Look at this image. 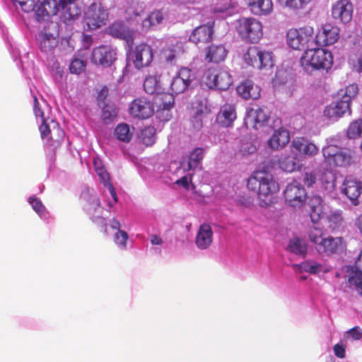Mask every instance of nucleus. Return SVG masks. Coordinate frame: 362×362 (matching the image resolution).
Instances as JSON below:
<instances>
[{
    "label": "nucleus",
    "mask_w": 362,
    "mask_h": 362,
    "mask_svg": "<svg viewBox=\"0 0 362 362\" xmlns=\"http://www.w3.org/2000/svg\"><path fill=\"white\" fill-rule=\"evenodd\" d=\"M247 187L255 192L262 207H268L276 202L279 185L273 175L266 170L255 171L247 179Z\"/></svg>",
    "instance_id": "nucleus-1"
},
{
    "label": "nucleus",
    "mask_w": 362,
    "mask_h": 362,
    "mask_svg": "<svg viewBox=\"0 0 362 362\" xmlns=\"http://www.w3.org/2000/svg\"><path fill=\"white\" fill-rule=\"evenodd\" d=\"M300 64L307 72L320 69L328 71L332 66L333 56L331 52L326 49L311 48L304 52Z\"/></svg>",
    "instance_id": "nucleus-2"
},
{
    "label": "nucleus",
    "mask_w": 362,
    "mask_h": 362,
    "mask_svg": "<svg viewBox=\"0 0 362 362\" xmlns=\"http://www.w3.org/2000/svg\"><path fill=\"white\" fill-rule=\"evenodd\" d=\"M308 237L319 254L329 256L336 254L341 250L342 238L325 237L322 229L315 226L310 229Z\"/></svg>",
    "instance_id": "nucleus-3"
},
{
    "label": "nucleus",
    "mask_w": 362,
    "mask_h": 362,
    "mask_svg": "<svg viewBox=\"0 0 362 362\" xmlns=\"http://www.w3.org/2000/svg\"><path fill=\"white\" fill-rule=\"evenodd\" d=\"M314 28L305 25L298 28H290L286 33V44L295 50H306L315 45Z\"/></svg>",
    "instance_id": "nucleus-4"
},
{
    "label": "nucleus",
    "mask_w": 362,
    "mask_h": 362,
    "mask_svg": "<svg viewBox=\"0 0 362 362\" xmlns=\"http://www.w3.org/2000/svg\"><path fill=\"white\" fill-rule=\"evenodd\" d=\"M322 151L324 162L329 167L348 168L354 162L351 151L346 148L330 144Z\"/></svg>",
    "instance_id": "nucleus-5"
},
{
    "label": "nucleus",
    "mask_w": 362,
    "mask_h": 362,
    "mask_svg": "<svg viewBox=\"0 0 362 362\" xmlns=\"http://www.w3.org/2000/svg\"><path fill=\"white\" fill-rule=\"evenodd\" d=\"M244 62L254 69L268 70L274 66V55L272 51L258 46H250L243 55Z\"/></svg>",
    "instance_id": "nucleus-6"
},
{
    "label": "nucleus",
    "mask_w": 362,
    "mask_h": 362,
    "mask_svg": "<svg viewBox=\"0 0 362 362\" xmlns=\"http://www.w3.org/2000/svg\"><path fill=\"white\" fill-rule=\"evenodd\" d=\"M236 30L243 40L250 43H257L263 36L262 24L254 18H240Z\"/></svg>",
    "instance_id": "nucleus-7"
},
{
    "label": "nucleus",
    "mask_w": 362,
    "mask_h": 362,
    "mask_svg": "<svg viewBox=\"0 0 362 362\" xmlns=\"http://www.w3.org/2000/svg\"><path fill=\"white\" fill-rule=\"evenodd\" d=\"M206 83L210 88H216L226 90L233 83L232 76L230 73L223 68L213 66L207 69L205 73Z\"/></svg>",
    "instance_id": "nucleus-8"
},
{
    "label": "nucleus",
    "mask_w": 362,
    "mask_h": 362,
    "mask_svg": "<svg viewBox=\"0 0 362 362\" xmlns=\"http://www.w3.org/2000/svg\"><path fill=\"white\" fill-rule=\"evenodd\" d=\"M86 16L88 28L96 30L106 24L109 13L100 3L95 2L88 6Z\"/></svg>",
    "instance_id": "nucleus-9"
},
{
    "label": "nucleus",
    "mask_w": 362,
    "mask_h": 362,
    "mask_svg": "<svg viewBox=\"0 0 362 362\" xmlns=\"http://www.w3.org/2000/svg\"><path fill=\"white\" fill-rule=\"evenodd\" d=\"M129 58L135 69L141 70L151 64L153 59L152 48L146 43H140L131 51Z\"/></svg>",
    "instance_id": "nucleus-10"
},
{
    "label": "nucleus",
    "mask_w": 362,
    "mask_h": 362,
    "mask_svg": "<svg viewBox=\"0 0 362 362\" xmlns=\"http://www.w3.org/2000/svg\"><path fill=\"white\" fill-rule=\"evenodd\" d=\"M284 197L289 206L300 207L306 200L307 193L304 187L298 181L294 180L286 187Z\"/></svg>",
    "instance_id": "nucleus-11"
},
{
    "label": "nucleus",
    "mask_w": 362,
    "mask_h": 362,
    "mask_svg": "<svg viewBox=\"0 0 362 362\" xmlns=\"http://www.w3.org/2000/svg\"><path fill=\"white\" fill-rule=\"evenodd\" d=\"M354 5L350 0H337L331 8L332 18L339 23L346 24L351 21Z\"/></svg>",
    "instance_id": "nucleus-12"
},
{
    "label": "nucleus",
    "mask_w": 362,
    "mask_h": 362,
    "mask_svg": "<svg viewBox=\"0 0 362 362\" xmlns=\"http://www.w3.org/2000/svg\"><path fill=\"white\" fill-rule=\"evenodd\" d=\"M340 29L332 23L322 25L320 30L315 34L316 46H329L339 39Z\"/></svg>",
    "instance_id": "nucleus-13"
},
{
    "label": "nucleus",
    "mask_w": 362,
    "mask_h": 362,
    "mask_svg": "<svg viewBox=\"0 0 362 362\" xmlns=\"http://www.w3.org/2000/svg\"><path fill=\"white\" fill-rule=\"evenodd\" d=\"M116 49L110 45H101L92 52L91 60L95 64L110 66L116 60Z\"/></svg>",
    "instance_id": "nucleus-14"
},
{
    "label": "nucleus",
    "mask_w": 362,
    "mask_h": 362,
    "mask_svg": "<svg viewBox=\"0 0 362 362\" xmlns=\"http://www.w3.org/2000/svg\"><path fill=\"white\" fill-rule=\"evenodd\" d=\"M105 33L114 38L125 40L130 46L134 43L133 31L122 21L110 23L105 28Z\"/></svg>",
    "instance_id": "nucleus-15"
},
{
    "label": "nucleus",
    "mask_w": 362,
    "mask_h": 362,
    "mask_svg": "<svg viewBox=\"0 0 362 362\" xmlns=\"http://www.w3.org/2000/svg\"><path fill=\"white\" fill-rule=\"evenodd\" d=\"M129 113L134 117L147 119L153 115L154 107L149 100L143 98H136L130 104Z\"/></svg>",
    "instance_id": "nucleus-16"
},
{
    "label": "nucleus",
    "mask_w": 362,
    "mask_h": 362,
    "mask_svg": "<svg viewBox=\"0 0 362 362\" xmlns=\"http://www.w3.org/2000/svg\"><path fill=\"white\" fill-rule=\"evenodd\" d=\"M191 70L187 68H182L177 74L173 77L170 83V90L173 94H179L184 92L192 81Z\"/></svg>",
    "instance_id": "nucleus-17"
},
{
    "label": "nucleus",
    "mask_w": 362,
    "mask_h": 362,
    "mask_svg": "<svg viewBox=\"0 0 362 362\" xmlns=\"http://www.w3.org/2000/svg\"><path fill=\"white\" fill-rule=\"evenodd\" d=\"M59 6L62 8V20L70 25L81 16V9L75 3V0H59Z\"/></svg>",
    "instance_id": "nucleus-18"
},
{
    "label": "nucleus",
    "mask_w": 362,
    "mask_h": 362,
    "mask_svg": "<svg viewBox=\"0 0 362 362\" xmlns=\"http://www.w3.org/2000/svg\"><path fill=\"white\" fill-rule=\"evenodd\" d=\"M342 192L353 204L357 205L358 199L362 194V182L351 177H346L342 185Z\"/></svg>",
    "instance_id": "nucleus-19"
},
{
    "label": "nucleus",
    "mask_w": 362,
    "mask_h": 362,
    "mask_svg": "<svg viewBox=\"0 0 362 362\" xmlns=\"http://www.w3.org/2000/svg\"><path fill=\"white\" fill-rule=\"evenodd\" d=\"M59 3L56 0H45L40 4H34L35 18L37 21H42L46 16H54L59 11Z\"/></svg>",
    "instance_id": "nucleus-20"
},
{
    "label": "nucleus",
    "mask_w": 362,
    "mask_h": 362,
    "mask_svg": "<svg viewBox=\"0 0 362 362\" xmlns=\"http://www.w3.org/2000/svg\"><path fill=\"white\" fill-rule=\"evenodd\" d=\"M238 94L245 100H257L261 96V88L252 81L247 79L242 81L236 88Z\"/></svg>",
    "instance_id": "nucleus-21"
},
{
    "label": "nucleus",
    "mask_w": 362,
    "mask_h": 362,
    "mask_svg": "<svg viewBox=\"0 0 362 362\" xmlns=\"http://www.w3.org/2000/svg\"><path fill=\"white\" fill-rule=\"evenodd\" d=\"M213 33V24L202 25L194 29L189 36V40L196 45L205 44L211 40Z\"/></svg>",
    "instance_id": "nucleus-22"
},
{
    "label": "nucleus",
    "mask_w": 362,
    "mask_h": 362,
    "mask_svg": "<svg viewBox=\"0 0 362 362\" xmlns=\"http://www.w3.org/2000/svg\"><path fill=\"white\" fill-rule=\"evenodd\" d=\"M64 132L57 123L52 122V131L47 137L46 148L47 149L54 153L64 141Z\"/></svg>",
    "instance_id": "nucleus-23"
},
{
    "label": "nucleus",
    "mask_w": 362,
    "mask_h": 362,
    "mask_svg": "<svg viewBox=\"0 0 362 362\" xmlns=\"http://www.w3.org/2000/svg\"><path fill=\"white\" fill-rule=\"evenodd\" d=\"M212 242L213 231L211 227L207 223L202 224L196 235V245L201 250H206L209 247Z\"/></svg>",
    "instance_id": "nucleus-24"
},
{
    "label": "nucleus",
    "mask_w": 362,
    "mask_h": 362,
    "mask_svg": "<svg viewBox=\"0 0 362 362\" xmlns=\"http://www.w3.org/2000/svg\"><path fill=\"white\" fill-rule=\"evenodd\" d=\"M237 117L235 107L233 105H223L216 117L217 123L224 127H230Z\"/></svg>",
    "instance_id": "nucleus-25"
},
{
    "label": "nucleus",
    "mask_w": 362,
    "mask_h": 362,
    "mask_svg": "<svg viewBox=\"0 0 362 362\" xmlns=\"http://www.w3.org/2000/svg\"><path fill=\"white\" fill-rule=\"evenodd\" d=\"M292 146L296 151L305 156H315L318 153L319 148L313 143L308 141L304 137H296L292 141Z\"/></svg>",
    "instance_id": "nucleus-26"
},
{
    "label": "nucleus",
    "mask_w": 362,
    "mask_h": 362,
    "mask_svg": "<svg viewBox=\"0 0 362 362\" xmlns=\"http://www.w3.org/2000/svg\"><path fill=\"white\" fill-rule=\"evenodd\" d=\"M247 119L254 123V127L257 129L258 127L263 125L269 119V115L266 111V107L255 105L250 107L247 111Z\"/></svg>",
    "instance_id": "nucleus-27"
},
{
    "label": "nucleus",
    "mask_w": 362,
    "mask_h": 362,
    "mask_svg": "<svg viewBox=\"0 0 362 362\" xmlns=\"http://www.w3.org/2000/svg\"><path fill=\"white\" fill-rule=\"evenodd\" d=\"M346 112L351 114L350 104L341 98L336 103L330 105L324 110L325 115L329 118H339Z\"/></svg>",
    "instance_id": "nucleus-28"
},
{
    "label": "nucleus",
    "mask_w": 362,
    "mask_h": 362,
    "mask_svg": "<svg viewBox=\"0 0 362 362\" xmlns=\"http://www.w3.org/2000/svg\"><path fill=\"white\" fill-rule=\"evenodd\" d=\"M289 141V132L284 128H279L274 131L269 139L268 146L274 150H279L284 148Z\"/></svg>",
    "instance_id": "nucleus-29"
},
{
    "label": "nucleus",
    "mask_w": 362,
    "mask_h": 362,
    "mask_svg": "<svg viewBox=\"0 0 362 362\" xmlns=\"http://www.w3.org/2000/svg\"><path fill=\"white\" fill-rule=\"evenodd\" d=\"M252 13L257 16H265L273 11L272 0H246Z\"/></svg>",
    "instance_id": "nucleus-30"
},
{
    "label": "nucleus",
    "mask_w": 362,
    "mask_h": 362,
    "mask_svg": "<svg viewBox=\"0 0 362 362\" xmlns=\"http://www.w3.org/2000/svg\"><path fill=\"white\" fill-rule=\"evenodd\" d=\"M227 54L223 45H211L206 49L205 59L208 62L219 63L225 60Z\"/></svg>",
    "instance_id": "nucleus-31"
},
{
    "label": "nucleus",
    "mask_w": 362,
    "mask_h": 362,
    "mask_svg": "<svg viewBox=\"0 0 362 362\" xmlns=\"http://www.w3.org/2000/svg\"><path fill=\"white\" fill-rule=\"evenodd\" d=\"M158 100L160 101L157 115L158 117H161L162 115L167 111L165 117L163 119L165 121L169 120V111L174 105V97L173 93H164L158 95Z\"/></svg>",
    "instance_id": "nucleus-32"
},
{
    "label": "nucleus",
    "mask_w": 362,
    "mask_h": 362,
    "mask_svg": "<svg viewBox=\"0 0 362 362\" xmlns=\"http://www.w3.org/2000/svg\"><path fill=\"white\" fill-rule=\"evenodd\" d=\"M292 267L299 272H307L310 274H317L323 270V265L313 259H308L300 264H294Z\"/></svg>",
    "instance_id": "nucleus-33"
},
{
    "label": "nucleus",
    "mask_w": 362,
    "mask_h": 362,
    "mask_svg": "<svg viewBox=\"0 0 362 362\" xmlns=\"http://www.w3.org/2000/svg\"><path fill=\"white\" fill-rule=\"evenodd\" d=\"M206 107L199 103L197 107H192V117L190 119L191 128L194 131H199L203 127V118L206 114Z\"/></svg>",
    "instance_id": "nucleus-34"
},
{
    "label": "nucleus",
    "mask_w": 362,
    "mask_h": 362,
    "mask_svg": "<svg viewBox=\"0 0 362 362\" xmlns=\"http://www.w3.org/2000/svg\"><path fill=\"white\" fill-rule=\"evenodd\" d=\"M310 217L313 223H317L322 214V199L319 196H313L309 202Z\"/></svg>",
    "instance_id": "nucleus-35"
},
{
    "label": "nucleus",
    "mask_w": 362,
    "mask_h": 362,
    "mask_svg": "<svg viewBox=\"0 0 362 362\" xmlns=\"http://www.w3.org/2000/svg\"><path fill=\"white\" fill-rule=\"evenodd\" d=\"M205 151L202 147L194 148L189 154L186 170H194L201 165Z\"/></svg>",
    "instance_id": "nucleus-36"
},
{
    "label": "nucleus",
    "mask_w": 362,
    "mask_h": 362,
    "mask_svg": "<svg viewBox=\"0 0 362 362\" xmlns=\"http://www.w3.org/2000/svg\"><path fill=\"white\" fill-rule=\"evenodd\" d=\"M163 20V16L162 12L160 11H153L143 21L142 28L143 30L148 31L152 27L160 23Z\"/></svg>",
    "instance_id": "nucleus-37"
},
{
    "label": "nucleus",
    "mask_w": 362,
    "mask_h": 362,
    "mask_svg": "<svg viewBox=\"0 0 362 362\" xmlns=\"http://www.w3.org/2000/svg\"><path fill=\"white\" fill-rule=\"evenodd\" d=\"M287 250L296 255L305 256L307 253V245L303 240L293 238L290 240Z\"/></svg>",
    "instance_id": "nucleus-38"
},
{
    "label": "nucleus",
    "mask_w": 362,
    "mask_h": 362,
    "mask_svg": "<svg viewBox=\"0 0 362 362\" xmlns=\"http://www.w3.org/2000/svg\"><path fill=\"white\" fill-rule=\"evenodd\" d=\"M115 134L117 139L121 141L128 143L132 137L129 126L127 124H119L115 129Z\"/></svg>",
    "instance_id": "nucleus-39"
},
{
    "label": "nucleus",
    "mask_w": 362,
    "mask_h": 362,
    "mask_svg": "<svg viewBox=\"0 0 362 362\" xmlns=\"http://www.w3.org/2000/svg\"><path fill=\"white\" fill-rule=\"evenodd\" d=\"M279 166L282 170L287 173L293 172L298 167L296 158L290 156L281 158L279 160Z\"/></svg>",
    "instance_id": "nucleus-40"
},
{
    "label": "nucleus",
    "mask_w": 362,
    "mask_h": 362,
    "mask_svg": "<svg viewBox=\"0 0 362 362\" xmlns=\"http://www.w3.org/2000/svg\"><path fill=\"white\" fill-rule=\"evenodd\" d=\"M313 0H278L280 5L291 10L299 11L305 8Z\"/></svg>",
    "instance_id": "nucleus-41"
},
{
    "label": "nucleus",
    "mask_w": 362,
    "mask_h": 362,
    "mask_svg": "<svg viewBox=\"0 0 362 362\" xmlns=\"http://www.w3.org/2000/svg\"><path fill=\"white\" fill-rule=\"evenodd\" d=\"M140 138L144 144L151 146L156 141V129L153 127H146L141 132Z\"/></svg>",
    "instance_id": "nucleus-42"
},
{
    "label": "nucleus",
    "mask_w": 362,
    "mask_h": 362,
    "mask_svg": "<svg viewBox=\"0 0 362 362\" xmlns=\"http://www.w3.org/2000/svg\"><path fill=\"white\" fill-rule=\"evenodd\" d=\"M348 281L350 286H354L356 291L362 296V272L351 271Z\"/></svg>",
    "instance_id": "nucleus-43"
},
{
    "label": "nucleus",
    "mask_w": 362,
    "mask_h": 362,
    "mask_svg": "<svg viewBox=\"0 0 362 362\" xmlns=\"http://www.w3.org/2000/svg\"><path fill=\"white\" fill-rule=\"evenodd\" d=\"M117 114L114 105L105 104L102 109L101 117L104 123L109 124L113 121Z\"/></svg>",
    "instance_id": "nucleus-44"
},
{
    "label": "nucleus",
    "mask_w": 362,
    "mask_h": 362,
    "mask_svg": "<svg viewBox=\"0 0 362 362\" xmlns=\"http://www.w3.org/2000/svg\"><path fill=\"white\" fill-rule=\"evenodd\" d=\"M358 92V86L355 83L347 86L344 90H341L339 95L341 96L342 100L347 101L351 104V101L354 98Z\"/></svg>",
    "instance_id": "nucleus-45"
},
{
    "label": "nucleus",
    "mask_w": 362,
    "mask_h": 362,
    "mask_svg": "<svg viewBox=\"0 0 362 362\" xmlns=\"http://www.w3.org/2000/svg\"><path fill=\"white\" fill-rule=\"evenodd\" d=\"M346 134L349 139L362 137V119L351 123Z\"/></svg>",
    "instance_id": "nucleus-46"
},
{
    "label": "nucleus",
    "mask_w": 362,
    "mask_h": 362,
    "mask_svg": "<svg viewBox=\"0 0 362 362\" xmlns=\"http://www.w3.org/2000/svg\"><path fill=\"white\" fill-rule=\"evenodd\" d=\"M158 88V80L156 76H148L144 81V89L148 94H153Z\"/></svg>",
    "instance_id": "nucleus-47"
},
{
    "label": "nucleus",
    "mask_w": 362,
    "mask_h": 362,
    "mask_svg": "<svg viewBox=\"0 0 362 362\" xmlns=\"http://www.w3.org/2000/svg\"><path fill=\"white\" fill-rule=\"evenodd\" d=\"M57 45L56 38L47 35H45L40 41V48L42 52H47L51 51Z\"/></svg>",
    "instance_id": "nucleus-48"
},
{
    "label": "nucleus",
    "mask_w": 362,
    "mask_h": 362,
    "mask_svg": "<svg viewBox=\"0 0 362 362\" xmlns=\"http://www.w3.org/2000/svg\"><path fill=\"white\" fill-rule=\"evenodd\" d=\"M86 66V61L79 58H74L70 64L69 70L71 74H80L84 71Z\"/></svg>",
    "instance_id": "nucleus-49"
},
{
    "label": "nucleus",
    "mask_w": 362,
    "mask_h": 362,
    "mask_svg": "<svg viewBox=\"0 0 362 362\" xmlns=\"http://www.w3.org/2000/svg\"><path fill=\"white\" fill-rule=\"evenodd\" d=\"M28 202L33 210L40 216H42L45 213V207L38 197L31 196L29 198Z\"/></svg>",
    "instance_id": "nucleus-50"
},
{
    "label": "nucleus",
    "mask_w": 362,
    "mask_h": 362,
    "mask_svg": "<svg viewBox=\"0 0 362 362\" xmlns=\"http://www.w3.org/2000/svg\"><path fill=\"white\" fill-rule=\"evenodd\" d=\"M317 176L316 173L314 171H305L303 177V182L308 187H310L316 182Z\"/></svg>",
    "instance_id": "nucleus-51"
},
{
    "label": "nucleus",
    "mask_w": 362,
    "mask_h": 362,
    "mask_svg": "<svg viewBox=\"0 0 362 362\" xmlns=\"http://www.w3.org/2000/svg\"><path fill=\"white\" fill-rule=\"evenodd\" d=\"M115 242L117 245H120L122 246H126L127 245V240L128 238L127 233L122 230H119L115 234Z\"/></svg>",
    "instance_id": "nucleus-52"
},
{
    "label": "nucleus",
    "mask_w": 362,
    "mask_h": 362,
    "mask_svg": "<svg viewBox=\"0 0 362 362\" xmlns=\"http://www.w3.org/2000/svg\"><path fill=\"white\" fill-rule=\"evenodd\" d=\"M17 2L21 9L25 12H30L34 9V0H15Z\"/></svg>",
    "instance_id": "nucleus-53"
},
{
    "label": "nucleus",
    "mask_w": 362,
    "mask_h": 362,
    "mask_svg": "<svg viewBox=\"0 0 362 362\" xmlns=\"http://www.w3.org/2000/svg\"><path fill=\"white\" fill-rule=\"evenodd\" d=\"M93 221L95 223L98 229L103 233L105 235H107V223L105 218L102 216H98Z\"/></svg>",
    "instance_id": "nucleus-54"
},
{
    "label": "nucleus",
    "mask_w": 362,
    "mask_h": 362,
    "mask_svg": "<svg viewBox=\"0 0 362 362\" xmlns=\"http://www.w3.org/2000/svg\"><path fill=\"white\" fill-rule=\"evenodd\" d=\"M41 121H42V123L39 127V130H40V136H41L42 139H45L50 134V132L52 131V127L49 126L46 123L45 119H43Z\"/></svg>",
    "instance_id": "nucleus-55"
},
{
    "label": "nucleus",
    "mask_w": 362,
    "mask_h": 362,
    "mask_svg": "<svg viewBox=\"0 0 362 362\" xmlns=\"http://www.w3.org/2000/svg\"><path fill=\"white\" fill-rule=\"evenodd\" d=\"M345 349L346 346L342 343L335 344L333 347L335 356L339 358H344L346 356Z\"/></svg>",
    "instance_id": "nucleus-56"
},
{
    "label": "nucleus",
    "mask_w": 362,
    "mask_h": 362,
    "mask_svg": "<svg viewBox=\"0 0 362 362\" xmlns=\"http://www.w3.org/2000/svg\"><path fill=\"white\" fill-rule=\"evenodd\" d=\"M99 171L96 172L98 175L100 177L101 182L104 185L105 187H107V184H112L110 182V175L107 170L104 169H98Z\"/></svg>",
    "instance_id": "nucleus-57"
},
{
    "label": "nucleus",
    "mask_w": 362,
    "mask_h": 362,
    "mask_svg": "<svg viewBox=\"0 0 362 362\" xmlns=\"http://www.w3.org/2000/svg\"><path fill=\"white\" fill-rule=\"evenodd\" d=\"M347 334H349L354 340L362 339V330L358 327H354L350 329L347 332Z\"/></svg>",
    "instance_id": "nucleus-58"
},
{
    "label": "nucleus",
    "mask_w": 362,
    "mask_h": 362,
    "mask_svg": "<svg viewBox=\"0 0 362 362\" xmlns=\"http://www.w3.org/2000/svg\"><path fill=\"white\" fill-rule=\"evenodd\" d=\"M354 69L358 72H362V55L359 56L354 63Z\"/></svg>",
    "instance_id": "nucleus-59"
},
{
    "label": "nucleus",
    "mask_w": 362,
    "mask_h": 362,
    "mask_svg": "<svg viewBox=\"0 0 362 362\" xmlns=\"http://www.w3.org/2000/svg\"><path fill=\"white\" fill-rule=\"evenodd\" d=\"M108 94V88L106 86H104L101 88L99 94H98V100L104 101Z\"/></svg>",
    "instance_id": "nucleus-60"
},
{
    "label": "nucleus",
    "mask_w": 362,
    "mask_h": 362,
    "mask_svg": "<svg viewBox=\"0 0 362 362\" xmlns=\"http://www.w3.org/2000/svg\"><path fill=\"white\" fill-rule=\"evenodd\" d=\"M175 184L178 185H182L185 189H188L189 187V182L187 176H183L180 179L176 180Z\"/></svg>",
    "instance_id": "nucleus-61"
},
{
    "label": "nucleus",
    "mask_w": 362,
    "mask_h": 362,
    "mask_svg": "<svg viewBox=\"0 0 362 362\" xmlns=\"http://www.w3.org/2000/svg\"><path fill=\"white\" fill-rule=\"evenodd\" d=\"M151 243L152 245H160L163 243V240L157 235H151Z\"/></svg>",
    "instance_id": "nucleus-62"
},
{
    "label": "nucleus",
    "mask_w": 362,
    "mask_h": 362,
    "mask_svg": "<svg viewBox=\"0 0 362 362\" xmlns=\"http://www.w3.org/2000/svg\"><path fill=\"white\" fill-rule=\"evenodd\" d=\"M107 187L114 202L116 203L118 201V199H117L116 191H115L112 184H107Z\"/></svg>",
    "instance_id": "nucleus-63"
},
{
    "label": "nucleus",
    "mask_w": 362,
    "mask_h": 362,
    "mask_svg": "<svg viewBox=\"0 0 362 362\" xmlns=\"http://www.w3.org/2000/svg\"><path fill=\"white\" fill-rule=\"evenodd\" d=\"M177 57V53L175 49H170L168 54L166 55V60L169 62H172Z\"/></svg>",
    "instance_id": "nucleus-64"
}]
</instances>
